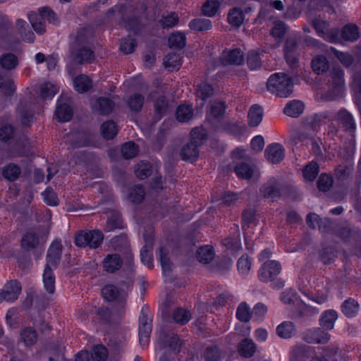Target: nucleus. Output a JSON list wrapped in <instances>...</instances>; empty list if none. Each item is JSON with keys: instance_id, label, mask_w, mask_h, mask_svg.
<instances>
[{"instance_id": "obj_59", "label": "nucleus", "mask_w": 361, "mask_h": 361, "mask_svg": "<svg viewBox=\"0 0 361 361\" xmlns=\"http://www.w3.org/2000/svg\"><path fill=\"white\" fill-rule=\"evenodd\" d=\"M155 113L159 116L166 114L169 111V102L164 96L159 97L154 102Z\"/></svg>"}, {"instance_id": "obj_29", "label": "nucleus", "mask_w": 361, "mask_h": 361, "mask_svg": "<svg viewBox=\"0 0 361 361\" xmlns=\"http://www.w3.org/2000/svg\"><path fill=\"white\" fill-rule=\"evenodd\" d=\"M337 318L338 314L335 310H326L324 312L319 319L320 325L327 330H331Z\"/></svg>"}, {"instance_id": "obj_64", "label": "nucleus", "mask_w": 361, "mask_h": 361, "mask_svg": "<svg viewBox=\"0 0 361 361\" xmlns=\"http://www.w3.org/2000/svg\"><path fill=\"white\" fill-rule=\"evenodd\" d=\"M151 169L152 166L149 164L142 162L137 164V166L135 169V172L138 178L143 180L152 175Z\"/></svg>"}, {"instance_id": "obj_14", "label": "nucleus", "mask_w": 361, "mask_h": 361, "mask_svg": "<svg viewBox=\"0 0 361 361\" xmlns=\"http://www.w3.org/2000/svg\"><path fill=\"white\" fill-rule=\"evenodd\" d=\"M264 154L269 161L276 164L283 159L285 149L280 144L274 143L267 146Z\"/></svg>"}, {"instance_id": "obj_49", "label": "nucleus", "mask_w": 361, "mask_h": 361, "mask_svg": "<svg viewBox=\"0 0 361 361\" xmlns=\"http://www.w3.org/2000/svg\"><path fill=\"white\" fill-rule=\"evenodd\" d=\"M159 261L161 262V265L162 267L163 274L165 276H170L171 273V266L172 263L171 262L170 259L167 256V253L164 252V249L163 247H159Z\"/></svg>"}, {"instance_id": "obj_34", "label": "nucleus", "mask_w": 361, "mask_h": 361, "mask_svg": "<svg viewBox=\"0 0 361 361\" xmlns=\"http://www.w3.org/2000/svg\"><path fill=\"white\" fill-rule=\"evenodd\" d=\"M73 84L75 90L80 93L86 92L92 87V80L85 75L77 76Z\"/></svg>"}, {"instance_id": "obj_45", "label": "nucleus", "mask_w": 361, "mask_h": 361, "mask_svg": "<svg viewBox=\"0 0 361 361\" xmlns=\"http://www.w3.org/2000/svg\"><path fill=\"white\" fill-rule=\"evenodd\" d=\"M319 172V164L312 161L307 164L302 170L303 176L310 181L314 180Z\"/></svg>"}, {"instance_id": "obj_22", "label": "nucleus", "mask_w": 361, "mask_h": 361, "mask_svg": "<svg viewBox=\"0 0 361 361\" xmlns=\"http://www.w3.org/2000/svg\"><path fill=\"white\" fill-rule=\"evenodd\" d=\"M276 331L280 338L288 339L295 335L296 329L293 322L285 321L276 327Z\"/></svg>"}, {"instance_id": "obj_18", "label": "nucleus", "mask_w": 361, "mask_h": 361, "mask_svg": "<svg viewBox=\"0 0 361 361\" xmlns=\"http://www.w3.org/2000/svg\"><path fill=\"white\" fill-rule=\"evenodd\" d=\"M317 221L318 229L323 233H329L332 229L334 224L328 218H320L315 213H310L306 218L307 224H312V221Z\"/></svg>"}, {"instance_id": "obj_37", "label": "nucleus", "mask_w": 361, "mask_h": 361, "mask_svg": "<svg viewBox=\"0 0 361 361\" xmlns=\"http://www.w3.org/2000/svg\"><path fill=\"white\" fill-rule=\"evenodd\" d=\"M176 116L179 122H188L193 116V109L190 105H180L176 109Z\"/></svg>"}, {"instance_id": "obj_16", "label": "nucleus", "mask_w": 361, "mask_h": 361, "mask_svg": "<svg viewBox=\"0 0 361 361\" xmlns=\"http://www.w3.org/2000/svg\"><path fill=\"white\" fill-rule=\"evenodd\" d=\"M259 192L267 199H274L281 196L280 185L274 178L264 184L260 188Z\"/></svg>"}, {"instance_id": "obj_15", "label": "nucleus", "mask_w": 361, "mask_h": 361, "mask_svg": "<svg viewBox=\"0 0 361 361\" xmlns=\"http://www.w3.org/2000/svg\"><path fill=\"white\" fill-rule=\"evenodd\" d=\"M223 65H240L244 61L243 52L239 49L223 51L221 57Z\"/></svg>"}, {"instance_id": "obj_53", "label": "nucleus", "mask_w": 361, "mask_h": 361, "mask_svg": "<svg viewBox=\"0 0 361 361\" xmlns=\"http://www.w3.org/2000/svg\"><path fill=\"white\" fill-rule=\"evenodd\" d=\"M226 106L224 102L213 101L210 104V114L215 118H221L226 111Z\"/></svg>"}, {"instance_id": "obj_60", "label": "nucleus", "mask_w": 361, "mask_h": 361, "mask_svg": "<svg viewBox=\"0 0 361 361\" xmlns=\"http://www.w3.org/2000/svg\"><path fill=\"white\" fill-rule=\"evenodd\" d=\"M151 332V326L148 324L146 319L143 317L140 319V326L139 329L140 342L147 343L149 334Z\"/></svg>"}, {"instance_id": "obj_10", "label": "nucleus", "mask_w": 361, "mask_h": 361, "mask_svg": "<svg viewBox=\"0 0 361 361\" xmlns=\"http://www.w3.org/2000/svg\"><path fill=\"white\" fill-rule=\"evenodd\" d=\"M21 290L22 286L18 281L11 280L0 290V298L2 301L13 302L18 299Z\"/></svg>"}, {"instance_id": "obj_12", "label": "nucleus", "mask_w": 361, "mask_h": 361, "mask_svg": "<svg viewBox=\"0 0 361 361\" xmlns=\"http://www.w3.org/2000/svg\"><path fill=\"white\" fill-rule=\"evenodd\" d=\"M302 338L308 343L325 344L330 339V334L320 328H317L307 330L303 334Z\"/></svg>"}, {"instance_id": "obj_9", "label": "nucleus", "mask_w": 361, "mask_h": 361, "mask_svg": "<svg viewBox=\"0 0 361 361\" xmlns=\"http://www.w3.org/2000/svg\"><path fill=\"white\" fill-rule=\"evenodd\" d=\"M120 286L117 287L112 284L106 285L102 289L104 298L108 301L123 302L127 297V290L123 287L124 284H120Z\"/></svg>"}, {"instance_id": "obj_4", "label": "nucleus", "mask_w": 361, "mask_h": 361, "mask_svg": "<svg viewBox=\"0 0 361 361\" xmlns=\"http://www.w3.org/2000/svg\"><path fill=\"white\" fill-rule=\"evenodd\" d=\"M103 240L104 235L99 230L81 231L75 236V243L80 247L88 246L92 249H96L101 245Z\"/></svg>"}, {"instance_id": "obj_26", "label": "nucleus", "mask_w": 361, "mask_h": 361, "mask_svg": "<svg viewBox=\"0 0 361 361\" xmlns=\"http://www.w3.org/2000/svg\"><path fill=\"white\" fill-rule=\"evenodd\" d=\"M20 173V167L13 163L6 164L2 170L3 177L9 181H14L17 180L19 178Z\"/></svg>"}, {"instance_id": "obj_8", "label": "nucleus", "mask_w": 361, "mask_h": 361, "mask_svg": "<svg viewBox=\"0 0 361 361\" xmlns=\"http://www.w3.org/2000/svg\"><path fill=\"white\" fill-rule=\"evenodd\" d=\"M329 82L332 88L333 94L339 96L344 90V72L339 67H333L329 72Z\"/></svg>"}, {"instance_id": "obj_38", "label": "nucleus", "mask_w": 361, "mask_h": 361, "mask_svg": "<svg viewBox=\"0 0 361 361\" xmlns=\"http://www.w3.org/2000/svg\"><path fill=\"white\" fill-rule=\"evenodd\" d=\"M18 64V57L12 53L3 54L0 58V65L6 70H12Z\"/></svg>"}, {"instance_id": "obj_56", "label": "nucleus", "mask_w": 361, "mask_h": 361, "mask_svg": "<svg viewBox=\"0 0 361 361\" xmlns=\"http://www.w3.org/2000/svg\"><path fill=\"white\" fill-rule=\"evenodd\" d=\"M321 118L320 117L314 114L313 116L307 117L303 120L302 126L305 130L315 131L320 126Z\"/></svg>"}, {"instance_id": "obj_39", "label": "nucleus", "mask_w": 361, "mask_h": 361, "mask_svg": "<svg viewBox=\"0 0 361 361\" xmlns=\"http://www.w3.org/2000/svg\"><path fill=\"white\" fill-rule=\"evenodd\" d=\"M186 44V37L181 32L173 33L169 37V45L171 48L181 49Z\"/></svg>"}, {"instance_id": "obj_61", "label": "nucleus", "mask_w": 361, "mask_h": 361, "mask_svg": "<svg viewBox=\"0 0 361 361\" xmlns=\"http://www.w3.org/2000/svg\"><path fill=\"white\" fill-rule=\"evenodd\" d=\"M181 63L180 55L176 53H169L166 56L164 65L166 68H171L172 70L178 69Z\"/></svg>"}, {"instance_id": "obj_30", "label": "nucleus", "mask_w": 361, "mask_h": 361, "mask_svg": "<svg viewBox=\"0 0 361 361\" xmlns=\"http://www.w3.org/2000/svg\"><path fill=\"white\" fill-rule=\"evenodd\" d=\"M145 102V97L140 93H134L127 100V104L131 111L139 112L142 110Z\"/></svg>"}, {"instance_id": "obj_58", "label": "nucleus", "mask_w": 361, "mask_h": 361, "mask_svg": "<svg viewBox=\"0 0 361 361\" xmlns=\"http://www.w3.org/2000/svg\"><path fill=\"white\" fill-rule=\"evenodd\" d=\"M108 350L103 345H97L93 347L92 353L90 355L95 361H105L108 357Z\"/></svg>"}, {"instance_id": "obj_40", "label": "nucleus", "mask_w": 361, "mask_h": 361, "mask_svg": "<svg viewBox=\"0 0 361 361\" xmlns=\"http://www.w3.org/2000/svg\"><path fill=\"white\" fill-rule=\"evenodd\" d=\"M20 336L26 346H31L36 343L38 335L35 329L26 327L21 331Z\"/></svg>"}, {"instance_id": "obj_55", "label": "nucleus", "mask_w": 361, "mask_h": 361, "mask_svg": "<svg viewBox=\"0 0 361 361\" xmlns=\"http://www.w3.org/2000/svg\"><path fill=\"white\" fill-rule=\"evenodd\" d=\"M220 4L217 0H207L202 7L203 15L213 16L219 8Z\"/></svg>"}, {"instance_id": "obj_42", "label": "nucleus", "mask_w": 361, "mask_h": 361, "mask_svg": "<svg viewBox=\"0 0 361 361\" xmlns=\"http://www.w3.org/2000/svg\"><path fill=\"white\" fill-rule=\"evenodd\" d=\"M16 25L23 41L30 43L34 41V33L30 30L27 31V27H29V26L25 20L18 19L16 22Z\"/></svg>"}, {"instance_id": "obj_2", "label": "nucleus", "mask_w": 361, "mask_h": 361, "mask_svg": "<svg viewBox=\"0 0 361 361\" xmlns=\"http://www.w3.org/2000/svg\"><path fill=\"white\" fill-rule=\"evenodd\" d=\"M267 87L269 92L279 97H288L293 91V82L285 73H275L270 76Z\"/></svg>"}, {"instance_id": "obj_57", "label": "nucleus", "mask_w": 361, "mask_h": 361, "mask_svg": "<svg viewBox=\"0 0 361 361\" xmlns=\"http://www.w3.org/2000/svg\"><path fill=\"white\" fill-rule=\"evenodd\" d=\"M179 21V18L176 13H171L167 16H164L159 20V24L162 28H171L176 26Z\"/></svg>"}, {"instance_id": "obj_51", "label": "nucleus", "mask_w": 361, "mask_h": 361, "mask_svg": "<svg viewBox=\"0 0 361 361\" xmlns=\"http://www.w3.org/2000/svg\"><path fill=\"white\" fill-rule=\"evenodd\" d=\"M214 94V90L211 85L204 82L198 85L196 91V97L205 101Z\"/></svg>"}, {"instance_id": "obj_28", "label": "nucleus", "mask_w": 361, "mask_h": 361, "mask_svg": "<svg viewBox=\"0 0 361 361\" xmlns=\"http://www.w3.org/2000/svg\"><path fill=\"white\" fill-rule=\"evenodd\" d=\"M304 105L299 100L289 102L283 109V113L290 117H298L303 111Z\"/></svg>"}, {"instance_id": "obj_43", "label": "nucleus", "mask_w": 361, "mask_h": 361, "mask_svg": "<svg viewBox=\"0 0 361 361\" xmlns=\"http://www.w3.org/2000/svg\"><path fill=\"white\" fill-rule=\"evenodd\" d=\"M212 21L206 18H196L191 20L189 27L191 30L202 32L212 28Z\"/></svg>"}, {"instance_id": "obj_47", "label": "nucleus", "mask_w": 361, "mask_h": 361, "mask_svg": "<svg viewBox=\"0 0 361 361\" xmlns=\"http://www.w3.org/2000/svg\"><path fill=\"white\" fill-rule=\"evenodd\" d=\"M123 221L120 213L116 211H111L108 216L106 221L107 231H111L116 228H122Z\"/></svg>"}, {"instance_id": "obj_27", "label": "nucleus", "mask_w": 361, "mask_h": 361, "mask_svg": "<svg viewBox=\"0 0 361 361\" xmlns=\"http://www.w3.org/2000/svg\"><path fill=\"white\" fill-rule=\"evenodd\" d=\"M221 128L228 133L233 135H242L246 128L245 125L241 124L238 121H225L221 124Z\"/></svg>"}, {"instance_id": "obj_6", "label": "nucleus", "mask_w": 361, "mask_h": 361, "mask_svg": "<svg viewBox=\"0 0 361 361\" xmlns=\"http://www.w3.org/2000/svg\"><path fill=\"white\" fill-rule=\"evenodd\" d=\"M281 264L274 260L265 262L258 271V277L262 282L271 281L280 273Z\"/></svg>"}, {"instance_id": "obj_25", "label": "nucleus", "mask_w": 361, "mask_h": 361, "mask_svg": "<svg viewBox=\"0 0 361 361\" xmlns=\"http://www.w3.org/2000/svg\"><path fill=\"white\" fill-rule=\"evenodd\" d=\"M240 355L245 357H252L256 351V345L250 338H244L238 345Z\"/></svg>"}, {"instance_id": "obj_48", "label": "nucleus", "mask_w": 361, "mask_h": 361, "mask_svg": "<svg viewBox=\"0 0 361 361\" xmlns=\"http://www.w3.org/2000/svg\"><path fill=\"white\" fill-rule=\"evenodd\" d=\"M97 104L99 114L103 115L110 114L114 107V102L106 97H99L97 100Z\"/></svg>"}, {"instance_id": "obj_19", "label": "nucleus", "mask_w": 361, "mask_h": 361, "mask_svg": "<svg viewBox=\"0 0 361 361\" xmlns=\"http://www.w3.org/2000/svg\"><path fill=\"white\" fill-rule=\"evenodd\" d=\"M102 264L105 271L114 273L121 267L123 261L118 254H109L104 258Z\"/></svg>"}, {"instance_id": "obj_50", "label": "nucleus", "mask_w": 361, "mask_h": 361, "mask_svg": "<svg viewBox=\"0 0 361 361\" xmlns=\"http://www.w3.org/2000/svg\"><path fill=\"white\" fill-rule=\"evenodd\" d=\"M173 318L176 323L183 325L189 322L191 314L188 310L179 307L174 310Z\"/></svg>"}, {"instance_id": "obj_17", "label": "nucleus", "mask_w": 361, "mask_h": 361, "mask_svg": "<svg viewBox=\"0 0 361 361\" xmlns=\"http://www.w3.org/2000/svg\"><path fill=\"white\" fill-rule=\"evenodd\" d=\"M197 144L188 142L184 145L180 150V157L185 161L194 162L199 157V149Z\"/></svg>"}, {"instance_id": "obj_54", "label": "nucleus", "mask_w": 361, "mask_h": 361, "mask_svg": "<svg viewBox=\"0 0 361 361\" xmlns=\"http://www.w3.org/2000/svg\"><path fill=\"white\" fill-rule=\"evenodd\" d=\"M252 313L246 302H242L239 305L236 317L242 322H247L250 320Z\"/></svg>"}, {"instance_id": "obj_35", "label": "nucleus", "mask_w": 361, "mask_h": 361, "mask_svg": "<svg viewBox=\"0 0 361 361\" xmlns=\"http://www.w3.org/2000/svg\"><path fill=\"white\" fill-rule=\"evenodd\" d=\"M145 190L142 185H138L130 188L128 190V197L135 204L140 203L145 198Z\"/></svg>"}, {"instance_id": "obj_44", "label": "nucleus", "mask_w": 361, "mask_h": 361, "mask_svg": "<svg viewBox=\"0 0 361 361\" xmlns=\"http://www.w3.org/2000/svg\"><path fill=\"white\" fill-rule=\"evenodd\" d=\"M191 139L189 142L197 144L198 147L202 146L207 139L206 130L202 128H195L190 132Z\"/></svg>"}, {"instance_id": "obj_52", "label": "nucleus", "mask_w": 361, "mask_h": 361, "mask_svg": "<svg viewBox=\"0 0 361 361\" xmlns=\"http://www.w3.org/2000/svg\"><path fill=\"white\" fill-rule=\"evenodd\" d=\"M234 171L238 177L244 179L251 178L253 174L252 169L246 163L236 164Z\"/></svg>"}, {"instance_id": "obj_31", "label": "nucleus", "mask_w": 361, "mask_h": 361, "mask_svg": "<svg viewBox=\"0 0 361 361\" xmlns=\"http://www.w3.org/2000/svg\"><path fill=\"white\" fill-rule=\"evenodd\" d=\"M196 257L201 263H209L214 258L213 247L208 245L200 247L197 251Z\"/></svg>"}, {"instance_id": "obj_20", "label": "nucleus", "mask_w": 361, "mask_h": 361, "mask_svg": "<svg viewBox=\"0 0 361 361\" xmlns=\"http://www.w3.org/2000/svg\"><path fill=\"white\" fill-rule=\"evenodd\" d=\"M40 243L38 235L32 231L27 232L21 240V247L25 251H30L37 248Z\"/></svg>"}, {"instance_id": "obj_21", "label": "nucleus", "mask_w": 361, "mask_h": 361, "mask_svg": "<svg viewBox=\"0 0 361 361\" xmlns=\"http://www.w3.org/2000/svg\"><path fill=\"white\" fill-rule=\"evenodd\" d=\"M339 34H341L342 39L350 42L357 41L360 37L358 27L353 23L343 26Z\"/></svg>"}, {"instance_id": "obj_24", "label": "nucleus", "mask_w": 361, "mask_h": 361, "mask_svg": "<svg viewBox=\"0 0 361 361\" xmlns=\"http://www.w3.org/2000/svg\"><path fill=\"white\" fill-rule=\"evenodd\" d=\"M55 114L60 122H66L72 118L73 111L69 104L67 103H60L59 101H58Z\"/></svg>"}, {"instance_id": "obj_33", "label": "nucleus", "mask_w": 361, "mask_h": 361, "mask_svg": "<svg viewBox=\"0 0 361 361\" xmlns=\"http://www.w3.org/2000/svg\"><path fill=\"white\" fill-rule=\"evenodd\" d=\"M245 16L239 8H233L228 14V21L233 27H239L244 22Z\"/></svg>"}, {"instance_id": "obj_7", "label": "nucleus", "mask_w": 361, "mask_h": 361, "mask_svg": "<svg viewBox=\"0 0 361 361\" xmlns=\"http://www.w3.org/2000/svg\"><path fill=\"white\" fill-rule=\"evenodd\" d=\"M126 6L123 4L117 5L110 9L109 13H118L121 14V25L126 28L128 30H132L137 32L141 27V21L138 17L132 16L126 20L124 17V12L126 9Z\"/></svg>"}, {"instance_id": "obj_46", "label": "nucleus", "mask_w": 361, "mask_h": 361, "mask_svg": "<svg viewBox=\"0 0 361 361\" xmlns=\"http://www.w3.org/2000/svg\"><path fill=\"white\" fill-rule=\"evenodd\" d=\"M358 307L359 305L356 300L348 298L342 305V312L346 317H352L357 314Z\"/></svg>"}, {"instance_id": "obj_63", "label": "nucleus", "mask_w": 361, "mask_h": 361, "mask_svg": "<svg viewBox=\"0 0 361 361\" xmlns=\"http://www.w3.org/2000/svg\"><path fill=\"white\" fill-rule=\"evenodd\" d=\"M136 45V40L128 37L121 39L120 49L124 54H128L134 51Z\"/></svg>"}, {"instance_id": "obj_5", "label": "nucleus", "mask_w": 361, "mask_h": 361, "mask_svg": "<svg viewBox=\"0 0 361 361\" xmlns=\"http://www.w3.org/2000/svg\"><path fill=\"white\" fill-rule=\"evenodd\" d=\"M312 25L317 35L324 40L331 43H337L341 41L339 30L336 27L329 29V24L328 22L322 19L316 18L312 20Z\"/></svg>"}, {"instance_id": "obj_23", "label": "nucleus", "mask_w": 361, "mask_h": 361, "mask_svg": "<svg viewBox=\"0 0 361 361\" xmlns=\"http://www.w3.org/2000/svg\"><path fill=\"white\" fill-rule=\"evenodd\" d=\"M248 125L250 127L259 126L263 118V109L261 106L254 104L250 109L248 112Z\"/></svg>"}, {"instance_id": "obj_1", "label": "nucleus", "mask_w": 361, "mask_h": 361, "mask_svg": "<svg viewBox=\"0 0 361 361\" xmlns=\"http://www.w3.org/2000/svg\"><path fill=\"white\" fill-rule=\"evenodd\" d=\"M63 246L59 240H54L49 246L47 255V264L43 274L44 288L49 294L55 292V276L52 268H56L60 262Z\"/></svg>"}, {"instance_id": "obj_62", "label": "nucleus", "mask_w": 361, "mask_h": 361, "mask_svg": "<svg viewBox=\"0 0 361 361\" xmlns=\"http://www.w3.org/2000/svg\"><path fill=\"white\" fill-rule=\"evenodd\" d=\"M333 179L326 173H322L317 180V188L320 191L326 192L332 186Z\"/></svg>"}, {"instance_id": "obj_41", "label": "nucleus", "mask_w": 361, "mask_h": 361, "mask_svg": "<svg viewBox=\"0 0 361 361\" xmlns=\"http://www.w3.org/2000/svg\"><path fill=\"white\" fill-rule=\"evenodd\" d=\"M121 151L124 159H130L138 154L139 148L134 142L129 141L122 145Z\"/></svg>"}, {"instance_id": "obj_3", "label": "nucleus", "mask_w": 361, "mask_h": 361, "mask_svg": "<svg viewBox=\"0 0 361 361\" xmlns=\"http://www.w3.org/2000/svg\"><path fill=\"white\" fill-rule=\"evenodd\" d=\"M82 32L78 33L71 51L73 61L78 64L91 63L94 59V51L85 44L86 39Z\"/></svg>"}, {"instance_id": "obj_13", "label": "nucleus", "mask_w": 361, "mask_h": 361, "mask_svg": "<svg viewBox=\"0 0 361 361\" xmlns=\"http://www.w3.org/2000/svg\"><path fill=\"white\" fill-rule=\"evenodd\" d=\"M336 121L345 131L354 132L356 128L353 116L345 109L338 111L336 115Z\"/></svg>"}, {"instance_id": "obj_11", "label": "nucleus", "mask_w": 361, "mask_h": 361, "mask_svg": "<svg viewBox=\"0 0 361 361\" xmlns=\"http://www.w3.org/2000/svg\"><path fill=\"white\" fill-rule=\"evenodd\" d=\"M158 342L161 348L169 347L177 353L180 352L183 345V342L178 336L173 332L161 331L159 334Z\"/></svg>"}, {"instance_id": "obj_36", "label": "nucleus", "mask_w": 361, "mask_h": 361, "mask_svg": "<svg viewBox=\"0 0 361 361\" xmlns=\"http://www.w3.org/2000/svg\"><path fill=\"white\" fill-rule=\"evenodd\" d=\"M101 133L104 139L111 140L118 133L117 125L114 121H107L101 126Z\"/></svg>"}, {"instance_id": "obj_32", "label": "nucleus", "mask_w": 361, "mask_h": 361, "mask_svg": "<svg viewBox=\"0 0 361 361\" xmlns=\"http://www.w3.org/2000/svg\"><path fill=\"white\" fill-rule=\"evenodd\" d=\"M312 68L317 74H322L329 70V61L324 56L319 55L312 59Z\"/></svg>"}]
</instances>
